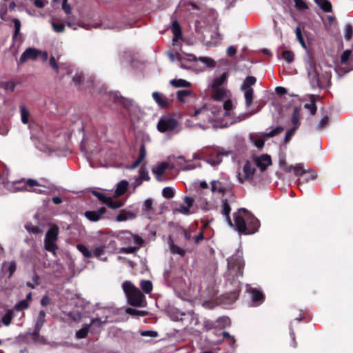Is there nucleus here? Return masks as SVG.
Wrapping results in <instances>:
<instances>
[{"label": "nucleus", "mask_w": 353, "mask_h": 353, "mask_svg": "<svg viewBox=\"0 0 353 353\" xmlns=\"http://www.w3.org/2000/svg\"><path fill=\"white\" fill-rule=\"evenodd\" d=\"M235 108L236 105L230 99L224 101L223 108L215 105L208 107L205 105L201 108H194L189 114L191 119L187 121L186 125L190 128L199 126L203 129L207 128L209 124L214 128H225L241 122L256 112L236 114Z\"/></svg>", "instance_id": "nucleus-1"}, {"label": "nucleus", "mask_w": 353, "mask_h": 353, "mask_svg": "<svg viewBox=\"0 0 353 353\" xmlns=\"http://www.w3.org/2000/svg\"><path fill=\"white\" fill-rule=\"evenodd\" d=\"M237 230L244 234H251L257 231L259 221L250 212L245 209L239 210L234 214Z\"/></svg>", "instance_id": "nucleus-2"}, {"label": "nucleus", "mask_w": 353, "mask_h": 353, "mask_svg": "<svg viewBox=\"0 0 353 353\" xmlns=\"http://www.w3.org/2000/svg\"><path fill=\"white\" fill-rule=\"evenodd\" d=\"M128 185L129 183L126 180L121 181L117 185L114 197L96 190L92 191V194L97 197L101 202L107 205L108 208L117 209L122 207L124 203L121 201L116 200L115 198L122 196L127 191Z\"/></svg>", "instance_id": "nucleus-3"}, {"label": "nucleus", "mask_w": 353, "mask_h": 353, "mask_svg": "<svg viewBox=\"0 0 353 353\" xmlns=\"http://www.w3.org/2000/svg\"><path fill=\"white\" fill-rule=\"evenodd\" d=\"M119 236L122 243L126 245L120 249V252L122 253L132 254L138 250L143 243V239L141 237L129 231L120 232Z\"/></svg>", "instance_id": "nucleus-4"}, {"label": "nucleus", "mask_w": 353, "mask_h": 353, "mask_svg": "<svg viewBox=\"0 0 353 353\" xmlns=\"http://www.w3.org/2000/svg\"><path fill=\"white\" fill-rule=\"evenodd\" d=\"M122 288L131 305L137 307L143 306L145 301L144 295L130 281H124L122 284Z\"/></svg>", "instance_id": "nucleus-5"}, {"label": "nucleus", "mask_w": 353, "mask_h": 353, "mask_svg": "<svg viewBox=\"0 0 353 353\" xmlns=\"http://www.w3.org/2000/svg\"><path fill=\"white\" fill-rule=\"evenodd\" d=\"M307 74L316 85L323 87L330 81L331 78L330 71H324L321 67L310 63L307 68Z\"/></svg>", "instance_id": "nucleus-6"}, {"label": "nucleus", "mask_w": 353, "mask_h": 353, "mask_svg": "<svg viewBox=\"0 0 353 353\" xmlns=\"http://www.w3.org/2000/svg\"><path fill=\"white\" fill-rule=\"evenodd\" d=\"M18 190H26L31 192H34L38 194H48L53 190V186L47 183L46 184H41L37 181L29 179L26 182V185Z\"/></svg>", "instance_id": "nucleus-7"}, {"label": "nucleus", "mask_w": 353, "mask_h": 353, "mask_svg": "<svg viewBox=\"0 0 353 353\" xmlns=\"http://www.w3.org/2000/svg\"><path fill=\"white\" fill-rule=\"evenodd\" d=\"M256 175L255 166L248 161L243 165L242 170L237 173V179L241 183L256 182Z\"/></svg>", "instance_id": "nucleus-8"}, {"label": "nucleus", "mask_w": 353, "mask_h": 353, "mask_svg": "<svg viewBox=\"0 0 353 353\" xmlns=\"http://www.w3.org/2000/svg\"><path fill=\"white\" fill-rule=\"evenodd\" d=\"M244 263L239 255L231 256L228 261V272L229 275L238 278L243 274Z\"/></svg>", "instance_id": "nucleus-9"}, {"label": "nucleus", "mask_w": 353, "mask_h": 353, "mask_svg": "<svg viewBox=\"0 0 353 353\" xmlns=\"http://www.w3.org/2000/svg\"><path fill=\"white\" fill-rule=\"evenodd\" d=\"M157 129L161 132H179L178 121L170 116H163L157 123Z\"/></svg>", "instance_id": "nucleus-10"}, {"label": "nucleus", "mask_w": 353, "mask_h": 353, "mask_svg": "<svg viewBox=\"0 0 353 353\" xmlns=\"http://www.w3.org/2000/svg\"><path fill=\"white\" fill-rule=\"evenodd\" d=\"M59 234V228L56 225H52L50 228L46 233L45 238V248L46 249L55 254L57 246L56 244Z\"/></svg>", "instance_id": "nucleus-11"}, {"label": "nucleus", "mask_w": 353, "mask_h": 353, "mask_svg": "<svg viewBox=\"0 0 353 353\" xmlns=\"http://www.w3.org/2000/svg\"><path fill=\"white\" fill-rule=\"evenodd\" d=\"M231 188L230 179L227 176L211 181V190L212 192L224 193Z\"/></svg>", "instance_id": "nucleus-12"}, {"label": "nucleus", "mask_w": 353, "mask_h": 353, "mask_svg": "<svg viewBox=\"0 0 353 353\" xmlns=\"http://www.w3.org/2000/svg\"><path fill=\"white\" fill-rule=\"evenodd\" d=\"M105 212L106 209L104 207H101L97 210L86 211L84 215L89 221L97 222L104 217Z\"/></svg>", "instance_id": "nucleus-13"}, {"label": "nucleus", "mask_w": 353, "mask_h": 353, "mask_svg": "<svg viewBox=\"0 0 353 353\" xmlns=\"http://www.w3.org/2000/svg\"><path fill=\"white\" fill-rule=\"evenodd\" d=\"M271 164L272 159L270 156L268 154H262L254 159V165L259 168L261 172H264Z\"/></svg>", "instance_id": "nucleus-14"}, {"label": "nucleus", "mask_w": 353, "mask_h": 353, "mask_svg": "<svg viewBox=\"0 0 353 353\" xmlns=\"http://www.w3.org/2000/svg\"><path fill=\"white\" fill-rule=\"evenodd\" d=\"M108 245L105 243H97L92 248V256L98 258L102 261H105L106 258L103 257L105 254Z\"/></svg>", "instance_id": "nucleus-15"}, {"label": "nucleus", "mask_w": 353, "mask_h": 353, "mask_svg": "<svg viewBox=\"0 0 353 353\" xmlns=\"http://www.w3.org/2000/svg\"><path fill=\"white\" fill-rule=\"evenodd\" d=\"M39 56V52L38 49L28 48L21 54L20 57V63H25L28 60H36Z\"/></svg>", "instance_id": "nucleus-16"}, {"label": "nucleus", "mask_w": 353, "mask_h": 353, "mask_svg": "<svg viewBox=\"0 0 353 353\" xmlns=\"http://www.w3.org/2000/svg\"><path fill=\"white\" fill-rule=\"evenodd\" d=\"M168 167L169 164L168 163L163 162L152 168V173L154 174L156 179L158 181L163 180L162 176L165 172V171L168 170Z\"/></svg>", "instance_id": "nucleus-17"}, {"label": "nucleus", "mask_w": 353, "mask_h": 353, "mask_svg": "<svg viewBox=\"0 0 353 353\" xmlns=\"http://www.w3.org/2000/svg\"><path fill=\"white\" fill-rule=\"evenodd\" d=\"M143 214L148 218H151L154 214V210L153 208V200L152 199H147L142 205Z\"/></svg>", "instance_id": "nucleus-18"}, {"label": "nucleus", "mask_w": 353, "mask_h": 353, "mask_svg": "<svg viewBox=\"0 0 353 353\" xmlns=\"http://www.w3.org/2000/svg\"><path fill=\"white\" fill-rule=\"evenodd\" d=\"M248 292L250 293L251 300L255 305H259L263 302L264 295L261 291L254 288H250Z\"/></svg>", "instance_id": "nucleus-19"}, {"label": "nucleus", "mask_w": 353, "mask_h": 353, "mask_svg": "<svg viewBox=\"0 0 353 353\" xmlns=\"http://www.w3.org/2000/svg\"><path fill=\"white\" fill-rule=\"evenodd\" d=\"M177 99L181 103H185L189 99H194V94L190 90H181L176 92Z\"/></svg>", "instance_id": "nucleus-20"}, {"label": "nucleus", "mask_w": 353, "mask_h": 353, "mask_svg": "<svg viewBox=\"0 0 353 353\" xmlns=\"http://www.w3.org/2000/svg\"><path fill=\"white\" fill-rule=\"evenodd\" d=\"M252 143L258 148H262L264 145V138H267V136H264L263 133L261 134H252L249 136Z\"/></svg>", "instance_id": "nucleus-21"}, {"label": "nucleus", "mask_w": 353, "mask_h": 353, "mask_svg": "<svg viewBox=\"0 0 353 353\" xmlns=\"http://www.w3.org/2000/svg\"><path fill=\"white\" fill-rule=\"evenodd\" d=\"M305 171L306 170L304 169L302 163H297L295 165H290L285 168V172H293L296 176H302V174H304Z\"/></svg>", "instance_id": "nucleus-22"}, {"label": "nucleus", "mask_w": 353, "mask_h": 353, "mask_svg": "<svg viewBox=\"0 0 353 353\" xmlns=\"http://www.w3.org/2000/svg\"><path fill=\"white\" fill-rule=\"evenodd\" d=\"M17 268V265L14 261H6L3 263L1 270L3 272L8 273V277L10 278Z\"/></svg>", "instance_id": "nucleus-23"}, {"label": "nucleus", "mask_w": 353, "mask_h": 353, "mask_svg": "<svg viewBox=\"0 0 353 353\" xmlns=\"http://www.w3.org/2000/svg\"><path fill=\"white\" fill-rule=\"evenodd\" d=\"M135 218V214L126 210H122L119 212L118 215L116 216L117 221H125L127 220H131Z\"/></svg>", "instance_id": "nucleus-24"}, {"label": "nucleus", "mask_w": 353, "mask_h": 353, "mask_svg": "<svg viewBox=\"0 0 353 353\" xmlns=\"http://www.w3.org/2000/svg\"><path fill=\"white\" fill-rule=\"evenodd\" d=\"M152 97L161 108H167L168 105V100L165 98L161 93L158 92H154L152 93Z\"/></svg>", "instance_id": "nucleus-25"}, {"label": "nucleus", "mask_w": 353, "mask_h": 353, "mask_svg": "<svg viewBox=\"0 0 353 353\" xmlns=\"http://www.w3.org/2000/svg\"><path fill=\"white\" fill-rule=\"evenodd\" d=\"M300 118H301V108L295 107L294 108L292 117V123L293 125L294 129L296 130L300 125Z\"/></svg>", "instance_id": "nucleus-26"}, {"label": "nucleus", "mask_w": 353, "mask_h": 353, "mask_svg": "<svg viewBox=\"0 0 353 353\" xmlns=\"http://www.w3.org/2000/svg\"><path fill=\"white\" fill-rule=\"evenodd\" d=\"M146 157V150L143 144L140 147L138 159L129 167L131 169L137 168Z\"/></svg>", "instance_id": "nucleus-27"}, {"label": "nucleus", "mask_w": 353, "mask_h": 353, "mask_svg": "<svg viewBox=\"0 0 353 353\" xmlns=\"http://www.w3.org/2000/svg\"><path fill=\"white\" fill-rule=\"evenodd\" d=\"M172 30L174 34V38L172 39L173 44H174L178 39L181 38V30L179 24L177 21H174L172 23Z\"/></svg>", "instance_id": "nucleus-28"}, {"label": "nucleus", "mask_w": 353, "mask_h": 353, "mask_svg": "<svg viewBox=\"0 0 353 353\" xmlns=\"http://www.w3.org/2000/svg\"><path fill=\"white\" fill-rule=\"evenodd\" d=\"M230 211H231V208H230V205H228V203H227L226 200H223L222 201V210H221V213L225 216L226 221L228 222V223L230 226H232V221H231V219H230Z\"/></svg>", "instance_id": "nucleus-29"}, {"label": "nucleus", "mask_w": 353, "mask_h": 353, "mask_svg": "<svg viewBox=\"0 0 353 353\" xmlns=\"http://www.w3.org/2000/svg\"><path fill=\"white\" fill-rule=\"evenodd\" d=\"M256 79L254 77L250 76V77H246L241 86V90H253L252 88V86L256 83Z\"/></svg>", "instance_id": "nucleus-30"}, {"label": "nucleus", "mask_w": 353, "mask_h": 353, "mask_svg": "<svg viewBox=\"0 0 353 353\" xmlns=\"http://www.w3.org/2000/svg\"><path fill=\"white\" fill-rule=\"evenodd\" d=\"M228 97V91L224 88H216L212 94L215 101H221Z\"/></svg>", "instance_id": "nucleus-31"}, {"label": "nucleus", "mask_w": 353, "mask_h": 353, "mask_svg": "<svg viewBox=\"0 0 353 353\" xmlns=\"http://www.w3.org/2000/svg\"><path fill=\"white\" fill-rule=\"evenodd\" d=\"M170 84L175 88H188L191 85V83L182 79H174L170 81Z\"/></svg>", "instance_id": "nucleus-32"}, {"label": "nucleus", "mask_w": 353, "mask_h": 353, "mask_svg": "<svg viewBox=\"0 0 353 353\" xmlns=\"http://www.w3.org/2000/svg\"><path fill=\"white\" fill-rule=\"evenodd\" d=\"M212 39L210 41H206V45L208 46H215L222 39L221 35L218 32H213L211 34Z\"/></svg>", "instance_id": "nucleus-33"}, {"label": "nucleus", "mask_w": 353, "mask_h": 353, "mask_svg": "<svg viewBox=\"0 0 353 353\" xmlns=\"http://www.w3.org/2000/svg\"><path fill=\"white\" fill-rule=\"evenodd\" d=\"M227 78H228L227 72H223L220 77L215 78L213 80V82L212 83V88L213 89L218 88L227 80Z\"/></svg>", "instance_id": "nucleus-34"}, {"label": "nucleus", "mask_w": 353, "mask_h": 353, "mask_svg": "<svg viewBox=\"0 0 353 353\" xmlns=\"http://www.w3.org/2000/svg\"><path fill=\"white\" fill-rule=\"evenodd\" d=\"M314 2L325 12H330L332 9L331 3L327 0H314Z\"/></svg>", "instance_id": "nucleus-35"}, {"label": "nucleus", "mask_w": 353, "mask_h": 353, "mask_svg": "<svg viewBox=\"0 0 353 353\" xmlns=\"http://www.w3.org/2000/svg\"><path fill=\"white\" fill-rule=\"evenodd\" d=\"M242 91L244 93V97H245V100L246 107L249 108L252 105V101H253L254 90H242Z\"/></svg>", "instance_id": "nucleus-36"}, {"label": "nucleus", "mask_w": 353, "mask_h": 353, "mask_svg": "<svg viewBox=\"0 0 353 353\" xmlns=\"http://www.w3.org/2000/svg\"><path fill=\"white\" fill-rule=\"evenodd\" d=\"M77 250L86 258L92 257V250H90L87 246L83 244H78L77 245Z\"/></svg>", "instance_id": "nucleus-37"}, {"label": "nucleus", "mask_w": 353, "mask_h": 353, "mask_svg": "<svg viewBox=\"0 0 353 353\" xmlns=\"http://www.w3.org/2000/svg\"><path fill=\"white\" fill-rule=\"evenodd\" d=\"M49 63H50V65L55 70V72L57 73L59 72V69H64V70H69L68 68L64 64L59 66L56 62V60H55V58L54 56H51V57L50 58Z\"/></svg>", "instance_id": "nucleus-38"}, {"label": "nucleus", "mask_w": 353, "mask_h": 353, "mask_svg": "<svg viewBox=\"0 0 353 353\" xmlns=\"http://www.w3.org/2000/svg\"><path fill=\"white\" fill-rule=\"evenodd\" d=\"M316 176V173L314 171H305L304 174H302V178L300 179V181H302L303 182H307L310 180L315 179Z\"/></svg>", "instance_id": "nucleus-39"}, {"label": "nucleus", "mask_w": 353, "mask_h": 353, "mask_svg": "<svg viewBox=\"0 0 353 353\" xmlns=\"http://www.w3.org/2000/svg\"><path fill=\"white\" fill-rule=\"evenodd\" d=\"M174 213H180L185 215H190L192 213L188 206L180 205L179 207L174 209Z\"/></svg>", "instance_id": "nucleus-40"}, {"label": "nucleus", "mask_w": 353, "mask_h": 353, "mask_svg": "<svg viewBox=\"0 0 353 353\" xmlns=\"http://www.w3.org/2000/svg\"><path fill=\"white\" fill-rule=\"evenodd\" d=\"M45 316L46 313L43 310L40 311L39 316L37 317V321L35 325V329L37 330H40L41 327L43 326L44 322H45Z\"/></svg>", "instance_id": "nucleus-41"}, {"label": "nucleus", "mask_w": 353, "mask_h": 353, "mask_svg": "<svg viewBox=\"0 0 353 353\" xmlns=\"http://www.w3.org/2000/svg\"><path fill=\"white\" fill-rule=\"evenodd\" d=\"M141 289L146 294L150 293L152 290V284L150 281L143 280L140 283Z\"/></svg>", "instance_id": "nucleus-42"}, {"label": "nucleus", "mask_w": 353, "mask_h": 353, "mask_svg": "<svg viewBox=\"0 0 353 353\" xmlns=\"http://www.w3.org/2000/svg\"><path fill=\"white\" fill-rule=\"evenodd\" d=\"M170 249L171 250V252L174 254H179L181 256H183L185 254V250L184 249L181 248V247L174 243H172L170 245Z\"/></svg>", "instance_id": "nucleus-43"}, {"label": "nucleus", "mask_w": 353, "mask_h": 353, "mask_svg": "<svg viewBox=\"0 0 353 353\" xmlns=\"http://www.w3.org/2000/svg\"><path fill=\"white\" fill-rule=\"evenodd\" d=\"M137 177L139 178L140 179H141L143 181H149L150 180L148 172L146 170L145 167L143 166L141 168V169L139 172V174Z\"/></svg>", "instance_id": "nucleus-44"}, {"label": "nucleus", "mask_w": 353, "mask_h": 353, "mask_svg": "<svg viewBox=\"0 0 353 353\" xmlns=\"http://www.w3.org/2000/svg\"><path fill=\"white\" fill-rule=\"evenodd\" d=\"M296 37L300 44L303 48H306V45L302 36L301 29L299 27H296L295 30Z\"/></svg>", "instance_id": "nucleus-45"}, {"label": "nucleus", "mask_w": 353, "mask_h": 353, "mask_svg": "<svg viewBox=\"0 0 353 353\" xmlns=\"http://www.w3.org/2000/svg\"><path fill=\"white\" fill-rule=\"evenodd\" d=\"M199 60L204 63L207 67L213 68L215 66V61L211 58L202 57H199Z\"/></svg>", "instance_id": "nucleus-46"}, {"label": "nucleus", "mask_w": 353, "mask_h": 353, "mask_svg": "<svg viewBox=\"0 0 353 353\" xmlns=\"http://www.w3.org/2000/svg\"><path fill=\"white\" fill-rule=\"evenodd\" d=\"M16 83L14 81H6L1 83V87L6 90L13 92L14 90Z\"/></svg>", "instance_id": "nucleus-47"}, {"label": "nucleus", "mask_w": 353, "mask_h": 353, "mask_svg": "<svg viewBox=\"0 0 353 353\" xmlns=\"http://www.w3.org/2000/svg\"><path fill=\"white\" fill-rule=\"evenodd\" d=\"M283 131V128L281 126L276 127L274 129L269 132L268 133L263 132L264 136H267L268 137H274Z\"/></svg>", "instance_id": "nucleus-48"}, {"label": "nucleus", "mask_w": 353, "mask_h": 353, "mask_svg": "<svg viewBox=\"0 0 353 353\" xmlns=\"http://www.w3.org/2000/svg\"><path fill=\"white\" fill-rule=\"evenodd\" d=\"M21 117L23 123L26 124L28 123L29 112L24 106H21Z\"/></svg>", "instance_id": "nucleus-49"}, {"label": "nucleus", "mask_w": 353, "mask_h": 353, "mask_svg": "<svg viewBox=\"0 0 353 353\" xmlns=\"http://www.w3.org/2000/svg\"><path fill=\"white\" fill-rule=\"evenodd\" d=\"M304 108L310 110L312 114H314L316 112V106L313 99V97H311V102L304 105Z\"/></svg>", "instance_id": "nucleus-50"}, {"label": "nucleus", "mask_w": 353, "mask_h": 353, "mask_svg": "<svg viewBox=\"0 0 353 353\" xmlns=\"http://www.w3.org/2000/svg\"><path fill=\"white\" fill-rule=\"evenodd\" d=\"M12 312L11 311H8V312H6V314L5 315H3V316L2 317V323L6 325V326H8L11 322H12Z\"/></svg>", "instance_id": "nucleus-51"}, {"label": "nucleus", "mask_w": 353, "mask_h": 353, "mask_svg": "<svg viewBox=\"0 0 353 353\" xmlns=\"http://www.w3.org/2000/svg\"><path fill=\"white\" fill-rule=\"evenodd\" d=\"M282 57L288 63H291L294 60V54L290 50H285L282 54Z\"/></svg>", "instance_id": "nucleus-52"}, {"label": "nucleus", "mask_w": 353, "mask_h": 353, "mask_svg": "<svg viewBox=\"0 0 353 353\" xmlns=\"http://www.w3.org/2000/svg\"><path fill=\"white\" fill-rule=\"evenodd\" d=\"M162 194L165 198L171 199L174 196V192L172 188L166 187L163 189Z\"/></svg>", "instance_id": "nucleus-53"}, {"label": "nucleus", "mask_w": 353, "mask_h": 353, "mask_svg": "<svg viewBox=\"0 0 353 353\" xmlns=\"http://www.w3.org/2000/svg\"><path fill=\"white\" fill-rule=\"evenodd\" d=\"M28 306H29V304L28 303V300H22V301H20L19 303H17L15 305L14 309L17 311H20V310H23L28 308Z\"/></svg>", "instance_id": "nucleus-54"}, {"label": "nucleus", "mask_w": 353, "mask_h": 353, "mask_svg": "<svg viewBox=\"0 0 353 353\" xmlns=\"http://www.w3.org/2000/svg\"><path fill=\"white\" fill-rule=\"evenodd\" d=\"M88 330H89L88 326H85V327L81 328V330H79V331L77 332L76 337L77 339H84L88 335Z\"/></svg>", "instance_id": "nucleus-55"}, {"label": "nucleus", "mask_w": 353, "mask_h": 353, "mask_svg": "<svg viewBox=\"0 0 353 353\" xmlns=\"http://www.w3.org/2000/svg\"><path fill=\"white\" fill-rule=\"evenodd\" d=\"M83 80V75L82 72H77L72 77V81L76 85H80Z\"/></svg>", "instance_id": "nucleus-56"}, {"label": "nucleus", "mask_w": 353, "mask_h": 353, "mask_svg": "<svg viewBox=\"0 0 353 353\" xmlns=\"http://www.w3.org/2000/svg\"><path fill=\"white\" fill-rule=\"evenodd\" d=\"M126 312L132 316H144L145 314L143 311L137 310L130 307L126 309Z\"/></svg>", "instance_id": "nucleus-57"}, {"label": "nucleus", "mask_w": 353, "mask_h": 353, "mask_svg": "<svg viewBox=\"0 0 353 353\" xmlns=\"http://www.w3.org/2000/svg\"><path fill=\"white\" fill-rule=\"evenodd\" d=\"M14 26V37L16 38L20 32L21 21L18 19H14L12 20Z\"/></svg>", "instance_id": "nucleus-58"}, {"label": "nucleus", "mask_w": 353, "mask_h": 353, "mask_svg": "<svg viewBox=\"0 0 353 353\" xmlns=\"http://www.w3.org/2000/svg\"><path fill=\"white\" fill-rule=\"evenodd\" d=\"M217 322L219 326L225 327L230 325V320L228 317L223 316L219 318Z\"/></svg>", "instance_id": "nucleus-59"}, {"label": "nucleus", "mask_w": 353, "mask_h": 353, "mask_svg": "<svg viewBox=\"0 0 353 353\" xmlns=\"http://www.w3.org/2000/svg\"><path fill=\"white\" fill-rule=\"evenodd\" d=\"M352 54V50H345L341 57V61L342 63H345L347 61V60L349 59L350 58V56Z\"/></svg>", "instance_id": "nucleus-60"}, {"label": "nucleus", "mask_w": 353, "mask_h": 353, "mask_svg": "<svg viewBox=\"0 0 353 353\" xmlns=\"http://www.w3.org/2000/svg\"><path fill=\"white\" fill-rule=\"evenodd\" d=\"M295 6L297 9L304 10L307 8L306 3L303 0H294Z\"/></svg>", "instance_id": "nucleus-61"}, {"label": "nucleus", "mask_w": 353, "mask_h": 353, "mask_svg": "<svg viewBox=\"0 0 353 353\" xmlns=\"http://www.w3.org/2000/svg\"><path fill=\"white\" fill-rule=\"evenodd\" d=\"M52 26L56 32H62L65 29L64 25L62 23H56L54 22H52Z\"/></svg>", "instance_id": "nucleus-62"}, {"label": "nucleus", "mask_w": 353, "mask_h": 353, "mask_svg": "<svg viewBox=\"0 0 353 353\" xmlns=\"http://www.w3.org/2000/svg\"><path fill=\"white\" fill-rule=\"evenodd\" d=\"M107 322V316L105 318H97L92 321L91 325H97L99 326L102 323H105Z\"/></svg>", "instance_id": "nucleus-63"}, {"label": "nucleus", "mask_w": 353, "mask_h": 353, "mask_svg": "<svg viewBox=\"0 0 353 353\" xmlns=\"http://www.w3.org/2000/svg\"><path fill=\"white\" fill-rule=\"evenodd\" d=\"M26 228L29 233L39 234L41 232L37 227L32 225H28L26 226Z\"/></svg>", "instance_id": "nucleus-64"}]
</instances>
